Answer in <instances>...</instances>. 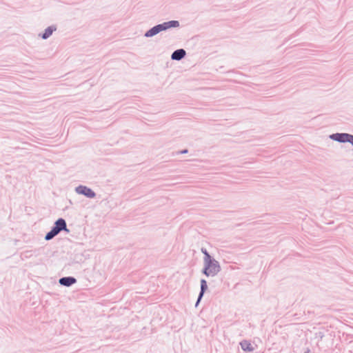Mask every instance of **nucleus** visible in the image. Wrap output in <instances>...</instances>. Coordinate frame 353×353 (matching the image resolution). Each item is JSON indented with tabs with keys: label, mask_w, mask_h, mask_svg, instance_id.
<instances>
[{
	"label": "nucleus",
	"mask_w": 353,
	"mask_h": 353,
	"mask_svg": "<svg viewBox=\"0 0 353 353\" xmlns=\"http://www.w3.org/2000/svg\"><path fill=\"white\" fill-rule=\"evenodd\" d=\"M56 30V26H48L47 28H46L44 32L40 34V36L43 39H47L52 34L53 32H54Z\"/></svg>",
	"instance_id": "nucleus-9"
},
{
	"label": "nucleus",
	"mask_w": 353,
	"mask_h": 353,
	"mask_svg": "<svg viewBox=\"0 0 353 353\" xmlns=\"http://www.w3.org/2000/svg\"><path fill=\"white\" fill-rule=\"evenodd\" d=\"M75 192L90 199H93L96 196V193L91 188L83 185L77 186L75 188Z\"/></svg>",
	"instance_id": "nucleus-2"
},
{
	"label": "nucleus",
	"mask_w": 353,
	"mask_h": 353,
	"mask_svg": "<svg viewBox=\"0 0 353 353\" xmlns=\"http://www.w3.org/2000/svg\"><path fill=\"white\" fill-rule=\"evenodd\" d=\"M61 232L59 229L54 225L52 226L50 231H49L45 236V240L50 241L52 239L54 236H56L58 234Z\"/></svg>",
	"instance_id": "nucleus-10"
},
{
	"label": "nucleus",
	"mask_w": 353,
	"mask_h": 353,
	"mask_svg": "<svg viewBox=\"0 0 353 353\" xmlns=\"http://www.w3.org/2000/svg\"><path fill=\"white\" fill-rule=\"evenodd\" d=\"M204 267L202 270V273L206 276H214L221 270V265L216 259H212L203 263Z\"/></svg>",
	"instance_id": "nucleus-1"
},
{
	"label": "nucleus",
	"mask_w": 353,
	"mask_h": 353,
	"mask_svg": "<svg viewBox=\"0 0 353 353\" xmlns=\"http://www.w3.org/2000/svg\"><path fill=\"white\" fill-rule=\"evenodd\" d=\"M61 285L70 287L77 283V279L73 276H64L59 280Z\"/></svg>",
	"instance_id": "nucleus-5"
},
{
	"label": "nucleus",
	"mask_w": 353,
	"mask_h": 353,
	"mask_svg": "<svg viewBox=\"0 0 353 353\" xmlns=\"http://www.w3.org/2000/svg\"><path fill=\"white\" fill-rule=\"evenodd\" d=\"M186 55V52L184 49L180 48L174 50L171 54V59L174 61H180L183 59Z\"/></svg>",
	"instance_id": "nucleus-6"
},
{
	"label": "nucleus",
	"mask_w": 353,
	"mask_h": 353,
	"mask_svg": "<svg viewBox=\"0 0 353 353\" xmlns=\"http://www.w3.org/2000/svg\"><path fill=\"white\" fill-rule=\"evenodd\" d=\"M160 32V30H159V26L158 24L153 26L152 28H151L150 29H149L148 31H146L144 34V37H152L155 35H157V34H159Z\"/></svg>",
	"instance_id": "nucleus-11"
},
{
	"label": "nucleus",
	"mask_w": 353,
	"mask_h": 353,
	"mask_svg": "<svg viewBox=\"0 0 353 353\" xmlns=\"http://www.w3.org/2000/svg\"><path fill=\"white\" fill-rule=\"evenodd\" d=\"M201 251L204 254L203 263L208 261V260H211V259H214L213 257H212L210 256V254H209V252L207 251V250L205 248H202L201 249Z\"/></svg>",
	"instance_id": "nucleus-13"
},
{
	"label": "nucleus",
	"mask_w": 353,
	"mask_h": 353,
	"mask_svg": "<svg viewBox=\"0 0 353 353\" xmlns=\"http://www.w3.org/2000/svg\"><path fill=\"white\" fill-rule=\"evenodd\" d=\"M240 345L242 350L245 352H252L254 350L252 344L248 341L243 340L240 343Z\"/></svg>",
	"instance_id": "nucleus-12"
},
{
	"label": "nucleus",
	"mask_w": 353,
	"mask_h": 353,
	"mask_svg": "<svg viewBox=\"0 0 353 353\" xmlns=\"http://www.w3.org/2000/svg\"><path fill=\"white\" fill-rule=\"evenodd\" d=\"M347 143H350L353 146V135L352 134H350V139H349V141H347Z\"/></svg>",
	"instance_id": "nucleus-15"
},
{
	"label": "nucleus",
	"mask_w": 353,
	"mask_h": 353,
	"mask_svg": "<svg viewBox=\"0 0 353 353\" xmlns=\"http://www.w3.org/2000/svg\"><path fill=\"white\" fill-rule=\"evenodd\" d=\"M188 152V150L187 149H184V150L176 152V154H187Z\"/></svg>",
	"instance_id": "nucleus-14"
},
{
	"label": "nucleus",
	"mask_w": 353,
	"mask_h": 353,
	"mask_svg": "<svg viewBox=\"0 0 353 353\" xmlns=\"http://www.w3.org/2000/svg\"><path fill=\"white\" fill-rule=\"evenodd\" d=\"M54 225L57 227L60 232L65 231L69 232V230L67 228L66 221L63 218L58 219L54 223Z\"/></svg>",
	"instance_id": "nucleus-8"
},
{
	"label": "nucleus",
	"mask_w": 353,
	"mask_h": 353,
	"mask_svg": "<svg viewBox=\"0 0 353 353\" xmlns=\"http://www.w3.org/2000/svg\"><path fill=\"white\" fill-rule=\"evenodd\" d=\"M351 134L348 133H334L330 135V139L339 143H345L349 141Z\"/></svg>",
	"instance_id": "nucleus-3"
},
{
	"label": "nucleus",
	"mask_w": 353,
	"mask_h": 353,
	"mask_svg": "<svg viewBox=\"0 0 353 353\" xmlns=\"http://www.w3.org/2000/svg\"><path fill=\"white\" fill-rule=\"evenodd\" d=\"M207 289H208L207 281L205 279H201V290H200V292H199L198 298H197L196 303L195 304L196 307L199 305V302L202 299L203 294L205 292V291L207 290Z\"/></svg>",
	"instance_id": "nucleus-7"
},
{
	"label": "nucleus",
	"mask_w": 353,
	"mask_h": 353,
	"mask_svg": "<svg viewBox=\"0 0 353 353\" xmlns=\"http://www.w3.org/2000/svg\"><path fill=\"white\" fill-rule=\"evenodd\" d=\"M160 32L165 31L170 28H179L180 26V23L179 21L172 20L166 22H163V23L158 24Z\"/></svg>",
	"instance_id": "nucleus-4"
}]
</instances>
